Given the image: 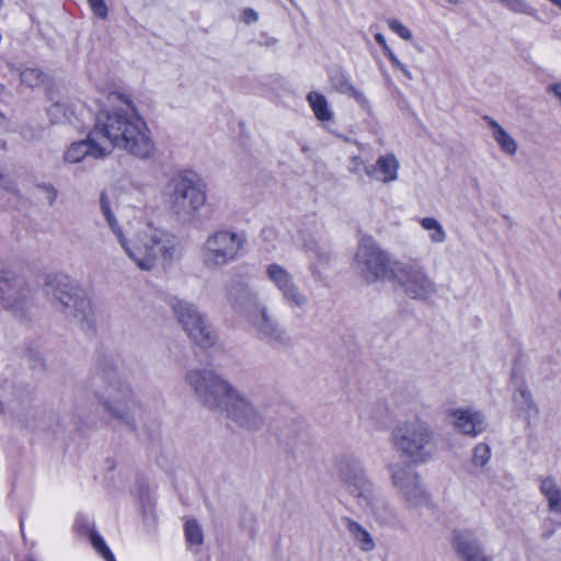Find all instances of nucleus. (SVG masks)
<instances>
[{"instance_id": "30", "label": "nucleus", "mask_w": 561, "mask_h": 561, "mask_svg": "<svg viewBox=\"0 0 561 561\" xmlns=\"http://www.w3.org/2000/svg\"><path fill=\"white\" fill-rule=\"evenodd\" d=\"M100 208H101L102 215L104 216V218L106 220L108 228L111 229L113 234L115 237H117L118 233H121L123 231V229L121 228L118 220L114 216V214L111 209L110 201L105 195H102L100 197Z\"/></svg>"}, {"instance_id": "37", "label": "nucleus", "mask_w": 561, "mask_h": 561, "mask_svg": "<svg viewBox=\"0 0 561 561\" xmlns=\"http://www.w3.org/2000/svg\"><path fill=\"white\" fill-rule=\"evenodd\" d=\"M92 12L100 19H106L108 14L107 5L104 0H87Z\"/></svg>"}, {"instance_id": "23", "label": "nucleus", "mask_w": 561, "mask_h": 561, "mask_svg": "<svg viewBox=\"0 0 561 561\" xmlns=\"http://www.w3.org/2000/svg\"><path fill=\"white\" fill-rule=\"evenodd\" d=\"M491 136L497 144L499 148L506 156H515L518 149L516 140L503 128V126L490 116H484Z\"/></svg>"}, {"instance_id": "13", "label": "nucleus", "mask_w": 561, "mask_h": 561, "mask_svg": "<svg viewBox=\"0 0 561 561\" xmlns=\"http://www.w3.org/2000/svg\"><path fill=\"white\" fill-rule=\"evenodd\" d=\"M392 277L403 293L412 298L426 300L437 294V284L428 275L426 268L417 263L397 262L392 270Z\"/></svg>"}, {"instance_id": "21", "label": "nucleus", "mask_w": 561, "mask_h": 561, "mask_svg": "<svg viewBox=\"0 0 561 561\" xmlns=\"http://www.w3.org/2000/svg\"><path fill=\"white\" fill-rule=\"evenodd\" d=\"M400 162L393 153L380 156L376 163L366 168V174L382 183H391L398 179Z\"/></svg>"}, {"instance_id": "42", "label": "nucleus", "mask_w": 561, "mask_h": 561, "mask_svg": "<svg viewBox=\"0 0 561 561\" xmlns=\"http://www.w3.org/2000/svg\"><path fill=\"white\" fill-rule=\"evenodd\" d=\"M24 561H36L33 557L28 556L24 559Z\"/></svg>"}, {"instance_id": "35", "label": "nucleus", "mask_w": 561, "mask_h": 561, "mask_svg": "<svg viewBox=\"0 0 561 561\" xmlns=\"http://www.w3.org/2000/svg\"><path fill=\"white\" fill-rule=\"evenodd\" d=\"M20 78L24 84L34 87L42 81V72L38 69L27 68L21 72Z\"/></svg>"}, {"instance_id": "38", "label": "nucleus", "mask_w": 561, "mask_h": 561, "mask_svg": "<svg viewBox=\"0 0 561 561\" xmlns=\"http://www.w3.org/2000/svg\"><path fill=\"white\" fill-rule=\"evenodd\" d=\"M367 167H365L364 161L359 157H353L351 159V167L350 170L352 173H359L363 169L366 170Z\"/></svg>"}, {"instance_id": "40", "label": "nucleus", "mask_w": 561, "mask_h": 561, "mask_svg": "<svg viewBox=\"0 0 561 561\" xmlns=\"http://www.w3.org/2000/svg\"><path fill=\"white\" fill-rule=\"evenodd\" d=\"M549 89L561 102V83H554Z\"/></svg>"}, {"instance_id": "36", "label": "nucleus", "mask_w": 561, "mask_h": 561, "mask_svg": "<svg viewBox=\"0 0 561 561\" xmlns=\"http://www.w3.org/2000/svg\"><path fill=\"white\" fill-rule=\"evenodd\" d=\"M389 28L398 34L401 38L410 41L412 38V32L397 19H389L387 21Z\"/></svg>"}, {"instance_id": "15", "label": "nucleus", "mask_w": 561, "mask_h": 561, "mask_svg": "<svg viewBox=\"0 0 561 561\" xmlns=\"http://www.w3.org/2000/svg\"><path fill=\"white\" fill-rule=\"evenodd\" d=\"M265 276L279 291L284 302L291 310H307L310 306L308 295L297 285L294 275L282 264L271 263L265 267Z\"/></svg>"}, {"instance_id": "5", "label": "nucleus", "mask_w": 561, "mask_h": 561, "mask_svg": "<svg viewBox=\"0 0 561 561\" xmlns=\"http://www.w3.org/2000/svg\"><path fill=\"white\" fill-rule=\"evenodd\" d=\"M165 199L179 220L192 222L206 204V187L196 174L181 172L169 181Z\"/></svg>"}, {"instance_id": "39", "label": "nucleus", "mask_w": 561, "mask_h": 561, "mask_svg": "<svg viewBox=\"0 0 561 561\" xmlns=\"http://www.w3.org/2000/svg\"><path fill=\"white\" fill-rule=\"evenodd\" d=\"M242 19H243V22L245 24H251V23H254V22L257 21L259 15H257V13L254 10L245 9L243 11V18Z\"/></svg>"}, {"instance_id": "10", "label": "nucleus", "mask_w": 561, "mask_h": 561, "mask_svg": "<svg viewBox=\"0 0 561 561\" xmlns=\"http://www.w3.org/2000/svg\"><path fill=\"white\" fill-rule=\"evenodd\" d=\"M245 316L257 336L272 345H285L289 337L285 327L260 297L251 293L245 306Z\"/></svg>"}, {"instance_id": "25", "label": "nucleus", "mask_w": 561, "mask_h": 561, "mask_svg": "<svg viewBox=\"0 0 561 561\" xmlns=\"http://www.w3.org/2000/svg\"><path fill=\"white\" fill-rule=\"evenodd\" d=\"M540 492L545 496L549 511L561 515V486L553 477L540 480Z\"/></svg>"}, {"instance_id": "43", "label": "nucleus", "mask_w": 561, "mask_h": 561, "mask_svg": "<svg viewBox=\"0 0 561 561\" xmlns=\"http://www.w3.org/2000/svg\"><path fill=\"white\" fill-rule=\"evenodd\" d=\"M558 300L560 301L561 304V288L558 290Z\"/></svg>"}, {"instance_id": "44", "label": "nucleus", "mask_w": 561, "mask_h": 561, "mask_svg": "<svg viewBox=\"0 0 561 561\" xmlns=\"http://www.w3.org/2000/svg\"><path fill=\"white\" fill-rule=\"evenodd\" d=\"M450 3H458L460 0H447Z\"/></svg>"}, {"instance_id": "3", "label": "nucleus", "mask_w": 561, "mask_h": 561, "mask_svg": "<svg viewBox=\"0 0 561 561\" xmlns=\"http://www.w3.org/2000/svg\"><path fill=\"white\" fill-rule=\"evenodd\" d=\"M116 239L128 260L142 272L170 262L176 251L170 237L150 224L138 225L128 236L122 231Z\"/></svg>"}, {"instance_id": "29", "label": "nucleus", "mask_w": 561, "mask_h": 561, "mask_svg": "<svg viewBox=\"0 0 561 561\" xmlns=\"http://www.w3.org/2000/svg\"><path fill=\"white\" fill-rule=\"evenodd\" d=\"M186 542L191 546H201L204 541L202 526L195 519H187L184 524Z\"/></svg>"}, {"instance_id": "12", "label": "nucleus", "mask_w": 561, "mask_h": 561, "mask_svg": "<svg viewBox=\"0 0 561 561\" xmlns=\"http://www.w3.org/2000/svg\"><path fill=\"white\" fill-rule=\"evenodd\" d=\"M47 294L55 301L56 308L80 323L83 328L92 327L94 312L90 299L85 293L77 286H65L64 288L48 285Z\"/></svg>"}, {"instance_id": "14", "label": "nucleus", "mask_w": 561, "mask_h": 561, "mask_svg": "<svg viewBox=\"0 0 561 561\" xmlns=\"http://www.w3.org/2000/svg\"><path fill=\"white\" fill-rule=\"evenodd\" d=\"M100 404L104 411L115 419H125L134 407L133 392L116 373H110L103 387L98 392Z\"/></svg>"}, {"instance_id": "1", "label": "nucleus", "mask_w": 561, "mask_h": 561, "mask_svg": "<svg viewBox=\"0 0 561 561\" xmlns=\"http://www.w3.org/2000/svg\"><path fill=\"white\" fill-rule=\"evenodd\" d=\"M107 101L110 107L99 112L93 126L101 150L106 156L117 148L140 160L153 158L157 148L151 130L133 101L121 92L110 93Z\"/></svg>"}, {"instance_id": "32", "label": "nucleus", "mask_w": 561, "mask_h": 561, "mask_svg": "<svg viewBox=\"0 0 561 561\" xmlns=\"http://www.w3.org/2000/svg\"><path fill=\"white\" fill-rule=\"evenodd\" d=\"M47 115L53 124H61L69 119L68 110L62 103H55L47 110Z\"/></svg>"}, {"instance_id": "22", "label": "nucleus", "mask_w": 561, "mask_h": 561, "mask_svg": "<svg viewBox=\"0 0 561 561\" xmlns=\"http://www.w3.org/2000/svg\"><path fill=\"white\" fill-rule=\"evenodd\" d=\"M331 88L342 94L353 98L357 103L364 105L367 102L365 94L359 91L341 70L335 69L329 76Z\"/></svg>"}, {"instance_id": "17", "label": "nucleus", "mask_w": 561, "mask_h": 561, "mask_svg": "<svg viewBox=\"0 0 561 561\" xmlns=\"http://www.w3.org/2000/svg\"><path fill=\"white\" fill-rule=\"evenodd\" d=\"M450 545L460 561H493L486 554L474 529H455L451 534Z\"/></svg>"}, {"instance_id": "8", "label": "nucleus", "mask_w": 561, "mask_h": 561, "mask_svg": "<svg viewBox=\"0 0 561 561\" xmlns=\"http://www.w3.org/2000/svg\"><path fill=\"white\" fill-rule=\"evenodd\" d=\"M171 308L176 322L193 343L203 348L215 345L217 333L206 316L194 304L173 299Z\"/></svg>"}, {"instance_id": "9", "label": "nucleus", "mask_w": 561, "mask_h": 561, "mask_svg": "<svg viewBox=\"0 0 561 561\" xmlns=\"http://www.w3.org/2000/svg\"><path fill=\"white\" fill-rule=\"evenodd\" d=\"M388 470L392 485L407 508L420 510L433 506L431 494L417 471L397 463H390Z\"/></svg>"}, {"instance_id": "28", "label": "nucleus", "mask_w": 561, "mask_h": 561, "mask_svg": "<svg viewBox=\"0 0 561 561\" xmlns=\"http://www.w3.org/2000/svg\"><path fill=\"white\" fill-rule=\"evenodd\" d=\"M375 39L381 46L383 54L387 56L393 68L399 70L408 80H412V72L394 55V53L388 46L386 37L381 33H377L375 35Z\"/></svg>"}, {"instance_id": "7", "label": "nucleus", "mask_w": 561, "mask_h": 561, "mask_svg": "<svg viewBox=\"0 0 561 561\" xmlns=\"http://www.w3.org/2000/svg\"><path fill=\"white\" fill-rule=\"evenodd\" d=\"M390 254L371 238H363L354 253L352 270L367 283L385 280L392 275Z\"/></svg>"}, {"instance_id": "26", "label": "nucleus", "mask_w": 561, "mask_h": 561, "mask_svg": "<svg viewBox=\"0 0 561 561\" xmlns=\"http://www.w3.org/2000/svg\"><path fill=\"white\" fill-rule=\"evenodd\" d=\"M307 101L314 114V116L321 122H329L333 117V113L330 108L327 98L316 91H311L307 95Z\"/></svg>"}, {"instance_id": "33", "label": "nucleus", "mask_w": 561, "mask_h": 561, "mask_svg": "<svg viewBox=\"0 0 561 561\" xmlns=\"http://www.w3.org/2000/svg\"><path fill=\"white\" fill-rule=\"evenodd\" d=\"M491 458L489 445L480 443L473 448L472 462L474 466L483 467Z\"/></svg>"}, {"instance_id": "11", "label": "nucleus", "mask_w": 561, "mask_h": 561, "mask_svg": "<svg viewBox=\"0 0 561 561\" xmlns=\"http://www.w3.org/2000/svg\"><path fill=\"white\" fill-rule=\"evenodd\" d=\"M243 245V239L230 230H218L208 236L201 249L202 264L207 270H219L233 262Z\"/></svg>"}, {"instance_id": "34", "label": "nucleus", "mask_w": 561, "mask_h": 561, "mask_svg": "<svg viewBox=\"0 0 561 561\" xmlns=\"http://www.w3.org/2000/svg\"><path fill=\"white\" fill-rule=\"evenodd\" d=\"M506 9L517 14H530L531 8L525 0H499Z\"/></svg>"}, {"instance_id": "2", "label": "nucleus", "mask_w": 561, "mask_h": 561, "mask_svg": "<svg viewBox=\"0 0 561 561\" xmlns=\"http://www.w3.org/2000/svg\"><path fill=\"white\" fill-rule=\"evenodd\" d=\"M185 382L201 403L221 413L233 426L256 430L263 425V416L250 399L216 373L192 369Z\"/></svg>"}, {"instance_id": "6", "label": "nucleus", "mask_w": 561, "mask_h": 561, "mask_svg": "<svg viewBox=\"0 0 561 561\" xmlns=\"http://www.w3.org/2000/svg\"><path fill=\"white\" fill-rule=\"evenodd\" d=\"M393 448L411 465H423L433 458L435 451L434 432L420 420L398 424L391 434Z\"/></svg>"}, {"instance_id": "19", "label": "nucleus", "mask_w": 561, "mask_h": 561, "mask_svg": "<svg viewBox=\"0 0 561 561\" xmlns=\"http://www.w3.org/2000/svg\"><path fill=\"white\" fill-rule=\"evenodd\" d=\"M512 403L515 412L527 425L537 421L540 414L539 407L528 387L522 378L513 380Z\"/></svg>"}, {"instance_id": "24", "label": "nucleus", "mask_w": 561, "mask_h": 561, "mask_svg": "<svg viewBox=\"0 0 561 561\" xmlns=\"http://www.w3.org/2000/svg\"><path fill=\"white\" fill-rule=\"evenodd\" d=\"M345 527L350 536L355 541L359 550L364 552L373 551L376 547L371 534L359 523L351 518L345 519Z\"/></svg>"}, {"instance_id": "4", "label": "nucleus", "mask_w": 561, "mask_h": 561, "mask_svg": "<svg viewBox=\"0 0 561 561\" xmlns=\"http://www.w3.org/2000/svg\"><path fill=\"white\" fill-rule=\"evenodd\" d=\"M335 468L342 488L353 497L365 515L385 526H390L396 522L394 511L376 496L373 482L358 459L342 456Z\"/></svg>"}, {"instance_id": "27", "label": "nucleus", "mask_w": 561, "mask_h": 561, "mask_svg": "<svg viewBox=\"0 0 561 561\" xmlns=\"http://www.w3.org/2000/svg\"><path fill=\"white\" fill-rule=\"evenodd\" d=\"M421 227L431 232L430 240L433 243H443L447 239L443 225L434 217H424L420 220Z\"/></svg>"}, {"instance_id": "20", "label": "nucleus", "mask_w": 561, "mask_h": 561, "mask_svg": "<svg viewBox=\"0 0 561 561\" xmlns=\"http://www.w3.org/2000/svg\"><path fill=\"white\" fill-rule=\"evenodd\" d=\"M102 148L92 128L84 140L75 141L65 149L62 159L68 164H76L83 161L85 157L95 159L105 158L107 156L105 151L101 150Z\"/></svg>"}, {"instance_id": "41", "label": "nucleus", "mask_w": 561, "mask_h": 561, "mask_svg": "<svg viewBox=\"0 0 561 561\" xmlns=\"http://www.w3.org/2000/svg\"><path fill=\"white\" fill-rule=\"evenodd\" d=\"M316 253L319 255V261L327 262L329 260V255L325 251L321 249H317Z\"/></svg>"}, {"instance_id": "18", "label": "nucleus", "mask_w": 561, "mask_h": 561, "mask_svg": "<svg viewBox=\"0 0 561 561\" xmlns=\"http://www.w3.org/2000/svg\"><path fill=\"white\" fill-rule=\"evenodd\" d=\"M448 424L460 434L477 437L484 433L488 426L485 415L473 408L461 407L446 412Z\"/></svg>"}, {"instance_id": "16", "label": "nucleus", "mask_w": 561, "mask_h": 561, "mask_svg": "<svg viewBox=\"0 0 561 561\" xmlns=\"http://www.w3.org/2000/svg\"><path fill=\"white\" fill-rule=\"evenodd\" d=\"M31 297V289L23 277L5 271L0 263V304L10 311H20Z\"/></svg>"}, {"instance_id": "45", "label": "nucleus", "mask_w": 561, "mask_h": 561, "mask_svg": "<svg viewBox=\"0 0 561 561\" xmlns=\"http://www.w3.org/2000/svg\"><path fill=\"white\" fill-rule=\"evenodd\" d=\"M552 1L561 7V0H552Z\"/></svg>"}, {"instance_id": "31", "label": "nucleus", "mask_w": 561, "mask_h": 561, "mask_svg": "<svg viewBox=\"0 0 561 561\" xmlns=\"http://www.w3.org/2000/svg\"><path fill=\"white\" fill-rule=\"evenodd\" d=\"M90 541H91L93 548L99 552V554L105 561H116L114 554L112 553L110 548L106 546L103 538L96 531H91Z\"/></svg>"}]
</instances>
